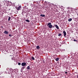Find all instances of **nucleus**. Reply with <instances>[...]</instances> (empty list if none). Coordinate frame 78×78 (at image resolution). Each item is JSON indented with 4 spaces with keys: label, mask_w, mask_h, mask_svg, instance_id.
I'll return each instance as SVG.
<instances>
[{
    "label": "nucleus",
    "mask_w": 78,
    "mask_h": 78,
    "mask_svg": "<svg viewBox=\"0 0 78 78\" xmlns=\"http://www.w3.org/2000/svg\"><path fill=\"white\" fill-rule=\"evenodd\" d=\"M27 64V63L26 62H23L21 64V66H23V67H25L26 66V65Z\"/></svg>",
    "instance_id": "nucleus-3"
},
{
    "label": "nucleus",
    "mask_w": 78,
    "mask_h": 78,
    "mask_svg": "<svg viewBox=\"0 0 78 78\" xmlns=\"http://www.w3.org/2000/svg\"><path fill=\"white\" fill-rule=\"evenodd\" d=\"M24 69H25V67H23L21 69V70H23Z\"/></svg>",
    "instance_id": "nucleus-15"
},
{
    "label": "nucleus",
    "mask_w": 78,
    "mask_h": 78,
    "mask_svg": "<svg viewBox=\"0 0 78 78\" xmlns=\"http://www.w3.org/2000/svg\"><path fill=\"white\" fill-rule=\"evenodd\" d=\"M9 36H10V37H11L12 36V35L10 34L9 35Z\"/></svg>",
    "instance_id": "nucleus-23"
},
{
    "label": "nucleus",
    "mask_w": 78,
    "mask_h": 78,
    "mask_svg": "<svg viewBox=\"0 0 78 78\" xmlns=\"http://www.w3.org/2000/svg\"><path fill=\"white\" fill-rule=\"evenodd\" d=\"M61 34H58V36H61Z\"/></svg>",
    "instance_id": "nucleus-16"
},
{
    "label": "nucleus",
    "mask_w": 78,
    "mask_h": 78,
    "mask_svg": "<svg viewBox=\"0 0 78 78\" xmlns=\"http://www.w3.org/2000/svg\"><path fill=\"white\" fill-rule=\"evenodd\" d=\"M47 27L49 28H52L53 27V26L52 25H51V23H48V24L47 25Z\"/></svg>",
    "instance_id": "nucleus-1"
},
{
    "label": "nucleus",
    "mask_w": 78,
    "mask_h": 78,
    "mask_svg": "<svg viewBox=\"0 0 78 78\" xmlns=\"http://www.w3.org/2000/svg\"><path fill=\"white\" fill-rule=\"evenodd\" d=\"M73 41H74V42H78V41L75 39L73 40Z\"/></svg>",
    "instance_id": "nucleus-17"
},
{
    "label": "nucleus",
    "mask_w": 78,
    "mask_h": 78,
    "mask_svg": "<svg viewBox=\"0 0 78 78\" xmlns=\"http://www.w3.org/2000/svg\"><path fill=\"white\" fill-rule=\"evenodd\" d=\"M54 27H55L53 26V28H54Z\"/></svg>",
    "instance_id": "nucleus-27"
},
{
    "label": "nucleus",
    "mask_w": 78,
    "mask_h": 78,
    "mask_svg": "<svg viewBox=\"0 0 78 78\" xmlns=\"http://www.w3.org/2000/svg\"><path fill=\"white\" fill-rule=\"evenodd\" d=\"M59 58H58L56 59L55 60L56 61H59Z\"/></svg>",
    "instance_id": "nucleus-13"
},
{
    "label": "nucleus",
    "mask_w": 78,
    "mask_h": 78,
    "mask_svg": "<svg viewBox=\"0 0 78 78\" xmlns=\"http://www.w3.org/2000/svg\"><path fill=\"white\" fill-rule=\"evenodd\" d=\"M24 8H25V9H27V6L25 5L24 7Z\"/></svg>",
    "instance_id": "nucleus-19"
},
{
    "label": "nucleus",
    "mask_w": 78,
    "mask_h": 78,
    "mask_svg": "<svg viewBox=\"0 0 78 78\" xmlns=\"http://www.w3.org/2000/svg\"><path fill=\"white\" fill-rule=\"evenodd\" d=\"M27 69L28 70L30 69V66H28L27 67Z\"/></svg>",
    "instance_id": "nucleus-8"
},
{
    "label": "nucleus",
    "mask_w": 78,
    "mask_h": 78,
    "mask_svg": "<svg viewBox=\"0 0 78 78\" xmlns=\"http://www.w3.org/2000/svg\"><path fill=\"white\" fill-rule=\"evenodd\" d=\"M22 8V7H21V6H19L17 9V11H19V10H20V9H21Z\"/></svg>",
    "instance_id": "nucleus-4"
},
{
    "label": "nucleus",
    "mask_w": 78,
    "mask_h": 78,
    "mask_svg": "<svg viewBox=\"0 0 78 78\" xmlns=\"http://www.w3.org/2000/svg\"><path fill=\"white\" fill-rule=\"evenodd\" d=\"M22 14H23L24 13V11L23 10L22 11Z\"/></svg>",
    "instance_id": "nucleus-22"
},
{
    "label": "nucleus",
    "mask_w": 78,
    "mask_h": 78,
    "mask_svg": "<svg viewBox=\"0 0 78 78\" xmlns=\"http://www.w3.org/2000/svg\"><path fill=\"white\" fill-rule=\"evenodd\" d=\"M36 48H37V49H39V48H40V47H39V46H37Z\"/></svg>",
    "instance_id": "nucleus-9"
},
{
    "label": "nucleus",
    "mask_w": 78,
    "mask_h": 78,
    "mask_svg": "<svg viewBox=\"0 0 78 78\" xmlns=\"http://www.w3.org/2000/svg\"><path fill=\"white\" fill-rule=\"evenodd\" d=\"M2 27V28H3V27Z\"/></svg>",
    "instance_id": "nucleus-28"
},
{
    "label": "nucleus",
    "mask_w": 78,
    "mask_h": 78,
    "mask_svg": "<svg viewBox=\"0 0 78 78\" xmlns=\"http://www.w3.org/2000/svg\"><path fill=\"white\" fill-rule=\"evenodd\" d=\"M11 59L12 60H14V57H12Z\"/></svg>",
    "instance_id": "nucleus-24"
},
{
    "label": "nucleus",
    "mask_w": 78,
    "mask_h": 78,
    "mask_svg": "<svg viewBox=\"0 0 78 78\" xmlns=\"http://www.w3.org/2000/svg\"><path fill=\"white\" fill-rule=\"evenodd\" d=\"M65 73H66V74H67V72H65Z\"/></svg>",
    "instance_id": "nucleus-25"
},
{
    "label": "nucleus",
    "mask_w": 78,
    "mask_h": 78,
    "mask_svg": "<svg viewBox=\"0 0 78 78\" xmlns=\"http://www.w3.org/2000/svg\"><path fill=\"white\" fill-rule=\"evenodd\" d=\"M47 9H48V10L50 9V7H47Z\"/></svg>",
    "instance_id": "nucleus-21"
},
{
    "label": "nucleus",
    "mask_w": 78,
    "mask_h": 78,
    "mask_svg": "<svg viewBox=\"0 0 78 78\" xmlns=\"http://www.w3.org/2000/svg\"><path fill=\"white\" fill-rule=\"evenodd\" d=\"M26 22H27L30 23V21L29 20H25Z\"/></svg>",
    "instance_id": "nucleus-12"
},
{
    "label": "nucleus",
    "mask_w": 78,
    "mask_h": 78,
    "mask_svg": "<svg viewBox=\"0 0 78 78\" xmlns=\"http://www.w3.org/2000/svg\"><path fill=\"white\" fill-rule=\"evenodd\" d=\"M63 33L64 34V36H66V32L65 31H63Z\"/></svg>",
    "instance_id": "nucleus-6"
},
{
    "label": "nucleus",
    "mask_w": 78,
    "mask_h": 78,
    "mask_svg": "<svg viewBox=\"0 0 78 78\" xmlns=\"http://www.w3.org/2000/svg\"><path fill=\"white\" fill-rule=\"evenodd\" d=\"M4 33L6 34H8V31H5L4 32Z\"/></svg>",
    "instance_id": "nucleus-5"
},
{
    "label": "nucleus",
    "mask_w": 78,
    "mask_h": 78,
    "mask_svg": "<svg viewBox=\"0 0 78 78\" xmlns=\"http://www.w3.org/2000/svg\"><path fill=\"white\" fill-rule=\"evenodd\" d=\"M32 59L33 60H34V58L33 57H32Z\"/></svg>",
    "instance_id": "nucleus-18"
},
{
    "label": "nucleus",
    "mask_w": 78,
    "mask_h": 78,
    "mask_svg": "<svg viewBox=\"0 0 78 78\" xmlns=\"http://www.w3.org/2000/svg\"><path fill=\"white\" fill-rule=\"evenodd\" d=\"M55 27L57 28V29H59V27L58 26V25L55 24Z\"/></svg>",
    "instance_id": "nucleus-7"
},
{
    "label": "nucleus",
    "mask_w": 78,
    "mask_h": 78,
    "mask_svg": "<svg viewBox=\"0 0 78 78\" xmlns=\"http://www.w3.org/2000/svg\"><path fill=\"white\" fill-rule=\"evenodd\" d=\"M41 17H45V16L44 15L41 14Z\"/></svg>",
    "instance_id": "nucleus-10"
},
{
    "label": "nucleus",
    "mask_w": 78,
    "mask_h": 78,
    "mask_svg": "<svg viewBox=\"0 0 78 78\" xmlns=\"http://www.w3.org/2000/svg\"><path fill=\"white\" fill-rule=\"evenodd\" d=\"M77 78H78V75H77Z\"/></svg>",
    "instance_id": "nucleus-26"
},
{
    "label": "nucleus",
    "mask_w": 78,
    "mask_h": 78,
    "mask_svg": "<svg viewBox=\"0 0 78 78\" xmlns=\"http://www.w3.org/2000/svg\"><path fill=\"white\" fill-rule=\"evenodd\" d=\"M69 22H71L72 20V18H70L68 20Z\"/></svg>",
    "instance_id": "nucleus-11"
},
{
    "label": "nucleus",
    "mask_w": 78,
    "mask_h": 78,
    "mask_svg": "<svg viewBox=\"0 0 78 78\" xmlns=\"http://www.w3.org/2000/svg\"><path fill=\"white\" fill-rule=\"evenodd\" d=\"M7 72L9 74H12V70L11 69H9L7 71Z\"/></svg>",
    "instance_id": "nucleus-2"
},
{
    "label": "nucleus",
    "mask_w": 78,
    "mask_h": 78,
    "mask_svg": "<svg viewBox=\"0 0 78 78\" xmlns=\"http://www.w3.org/2000/svg\"><path fill=\"white\" fill-rule=\"evenodd\" d=\"M11 20V17H10L9 16V19L8 20V21H10Z\"/></svg>",
    "instance_id": "nucleus-14"
},
{
    "label": "nucleus",
    "mask_w": 78,
    "mask_h": 78,
    "mask_svg": "<svg viewBox=\"0 0 78 78\" xmlns=\"http://www.w3.org/2000/svg\"><path fill=\"white\" fill-rule=\"evenodd\" d=\"M18 65H19V66H20V65H21V63H20V62H18Z\"/></svg>",
    "instance_id": "nucleus-20"
}]
</instances>
